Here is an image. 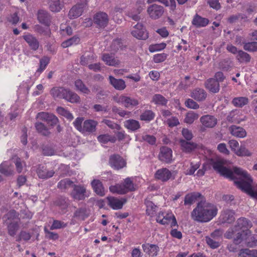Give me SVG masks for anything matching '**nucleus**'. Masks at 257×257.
Wrapping results in <instances>:
<instances>
[{
    "instance_id": "a18cd8bd",
    "label": "nucleus",
    "mask_w": 257,
    "mask_h": 257,
    "mask_svg": "<svg viewBox=\"0 0 257 257\" xmlns=\"http://www.w3.org/2000/svg\"><path fill=\"white\" fill-rule=\"evenodd\" d=\"M109 190L113 193H117L118 194H124L126 193L122 184H117L115 185L110 186L109 187Z\"/></svg>"
},
{
    "instance_id": "680f3d73",
    "label": "nucleus",
    "mask_w": 257,
    "mask_h": 257,
    "mask_svg": "<svg viewBox=\"0 0 257 257\" xmlns=\"http://www.w3.org/2000/svg\"><path fill=\"white\" fill-rule=\"evenodd\" d=\"M67 223L58 220H54L50 226L51 230L64 228L67 226Z\"/></svg>"
},
{
    "instance_id": "69168bd1",
    "label": "nucleus",
    "mask_w": 257,
    "mask_h": 257,
    "mask_svg": "<svg viewBox=\"0 0 257 257\" xmlns=\"http://www.w3.org/2000/svg\"><path fill=\"white\" fill-rule=\"evenodd\" d=\"M14 163L15 164L16 168L17 171L18 173H20L22 172L24 166H25V163L24 162L21 161V159L19 157H17Z\"/></svg>"
},
{
    "instance_id": "9d476101",
    "label": "nucleus",
    "mask_w": 257,
    "mask_h": 257,
    "mask_svg": "<svg viewBox=\"0 0 257 257\" xmlns=\"http://www.w3.org/2000/svg\"><path fill=\"white\" fill-rule=\"evenodd\" d=\"M132 35L140 40H146L148 38V33L142 24L138 23L132 31Z\"/></svg>"
},
{
    "instance_id": "09e8293b",
    "label": "nucleus",
    "mask_w": 257,
    "mask_h": 257,
    "mask_svg": "<svg viewBox=\"0 0 257 257\" xmlns=\"http://www.w3.org/2000/svg\"><path fill=\"white\" fill-rule=\"evenodd\" d=\"M95 59V56L92 53H90L86 56L83 55L80 58V63L82 65H86L93 62Z\"/></svg>"
},
{
    "instance_id": "0eeeda50",
    "label": "nucleus",
    "mask_w": 257,
    "mask_h": 257,
    "mask_svg": "<svg viewBox=\"0 0 257 257\" xmlns=\"http://www.w3.org/2000/svg\"><path fill=\"white\" fill-rule=\"evenodd\" d=\"M251 226V223L245 218H240L237 220L236 230H242L241 233H237V236L235 239L241 238L245 235L246 230H249L248 228Z\"/></svg>"
},
{
    "instance_id": "f8f14e48",
    "label": "nucleus",
    "mask_w": 257,
    "mask_h": 257,
    "mask_svg": "<svg viewBox=\"0 0 257 257\" xmlns=\"http://www.w3.org/2000/svg\"><path fill=\"white\" fill-rule=\"evenodd\" d=\"M93 21L97 27L103 28L108 24V17L105 13L99 12L94 16Z\"/></svg>"
},
{
    "instance_id": "cd10ccee",
    "label": "nucleus",
    "mask_w": 257,
    "mask_h": 257,
    "mask_svg": "<svg viewBox=\"0 0 257 257\" xmlns=\"http://www.w3.org/2000/svg\"><path fill=\"white\" fill-rule=\"evenodd\" d=\"M19 214L15 210H10L3 216V220L5 223L8 224L13 221H18Z\"/></svg>"
},
{
    "instance_id": "dca6fc26",
    "label": "nucleus",
    "mask_w": 257,
    "mask_h": 257,
    "mask_svg": "<svg viewBox=\"0 0 257 257\" xmlns=\"http://www.w3.org/2000/svg\"><path fill=\"white\" fill-rule=\"evenodd\" d=\"M155 178L162 182H166L172 178V174L168 169L164 168L157 170L155 174Z\"/></svg>"
},
{
    "instance_id": "b1692460",
    "label": "nucleus",
    "mask_w": 257,
    "mask_h": 257,
    "mask_svg": "<svg viewBox=\"0 0 257 257\" xmlns=\"http://www.w3.org/2000/svg\"><path fill=\"white\" fill-rule=\"evenodd\" d=\"M83 4H77L73 6L69 11L68 16L71 19H76L80 16L84 10Z\"/></svg>"
},
{
    "instance_id": "aec40b11",
    "label": "nucleus",
    "mask_w": 257,
    "mask_h": 257,
    "mask_svg": "<svg viewBox=\"0 0 257 257\" xmlns=\"http://www.w3.org/2000/svg\"><path fill=\"white\" fill-rule=\"evenodd\" d=\"M36 171L38 177L43 179L52 177L55 173L53 170H48L45 166L42 165L38 167Z\"/></svg>"
},
{
    "instance_id": "9b49d317",
    "label": "nucleus",
    "mask_w": 257,
    "mask_h": 257,
    "mask_svg": "<svg viewBox=\"0 0 257 257\" xmlns=\"http://www.w3.org/2000/svg\"><path fill=\"white\" fill-rule=\"evenodd\" d=\"M109 163L112 168L115 170L120 169L126 165L124 160L118 155H113L110 157Z\"/></svg>"
},
{
    "instance_id": "e2e57ef3",
    "label": "nucleus",
    "mask_w": 257,
    "mask_h": 257,
    "mask_svg": "<svg viewBox=\"0 0 257 257\" xmlns=\"http://www.w3.org/2000/svg\"><path fill=\"white\" fill-rule=\"evenodd\" d=\"M243 48L245 50L253 52L257 51V42H248L244 43Z\"/></svg>"
},
{
    "instance_id": "2eb2a0df",
    "label": "nucleus",
    "mask_w": 257,
    "mask_h": 257,
    "mask_svg": "<svg viewBox=\"0 0 257 257\" xmlns=\"http://www.w3.org/2000/svg\"><path fill=\"white\" fill-rule=\"evenodd\" d=\"M159 158L161 161L170 163L172 159V151L167 147H163L160 149Z\"/></svg>"
},
{
    "instance_id": "13d9d810",
    "label": "nucleus",
    "mask_w": 257,
    "mask_h": 257,
    "mask_svg": "<svg viewBox=\"0 0 257 257\" xmlns=\"http://www.w3.org/2000/svg\"><path fill=\"white\" fill-rule=\"evenodd\" d=\"M57 111L69 120H71L74 118L72 114L62 107H58L57 108Z\"/></svg>"
},
{
    "instance_id": "e433bc0d",
    "label": "nucleus",
    "mask_w": 257,
    "mask_h": 257,
    "mask_svg": "<svg viewBox=\"0 0 257 257\" xmlns=\"http://www.w3.org/2000/svg\"><path fill=\"white\" fill-rule=\"evenodd\" d=\"M50 10L53 12H58L62 10L63 5L60 0H50Z\"/></svg>"
},
{
    "instance_id": "f257e3e1",
    "label": "nucleus",
    "mask_w": 257,
    "mask_h": 257,
    "mask_svg": "<svg viewBox=\"0 0 257 257\" xmlns=\"http://www.w3.org/2000/svg\"><path fill=\"white\" fill-rule=\"evenodd\" d=\"M226 178L233 180L237 188L257 199V191L252 188L253 179L246 170L237 167L232 168L226 167Z\"/></svg>"
},
{
    "instance_id": "4468645a",
    "label": "nucleus",
    "mask_w": 257,
    "mask_h": 257,
    "mask_svg": "<svg viewBox=\"0 0 257 257\" xmlns=\"http://www.w3.org/2000/svg\"><path fill=\"white\" fill-rule=\"evenodd\" d=\"M107 200L108 205L114 210L121 209L127 201L126 199L124 198L119 199L114 197H108Z\"/></svg>"
},
{
    "instance_id": "6ab92c4d",
    "label": "nucleus",
    "mask_w": 257,
    "mask_h": 257,
    "mask_svg": "<svg viewBox=\"0 0 257 257\" xmlns=\"http://www.w3.org/2000/svg\"><path fill=\"white\" fill-rule=\"evenodd\" d=\"M23 38L32 50L36 51L39 49L40 43L34 36L30 34H28L26 35H24Z\"/></svg>"
},
{
    "instance_id": "c03bdc74",
    "label": "nucleus",
    "mask_w": 257,
    "mask_h": 257,
    "mask_svg": "<svg viewBox=\"0 0 257 257\" xmlns=\"http://www.w3.org/2000/svg\"><path fill=\"white\" fill-rule=\"evenodd\" d=\"M74 184L69 179L66 178L61 180L57 185L58 188L61 190H65L70 187H73Z\"/></svg>"
},
{
    "instance_id": "ddd939ff",
    "label": "nucleus",
    "mask_w": 257,
    "mask_h": 257,
    "mask_svg": "<svg viewBox=\"0 0 257 257\" xmlns=\"http://www.w3.org/2000/svg\"><path fill=\"white\" fill-rule=\"evenodd\" d=\"M142 247L144 252L151 257L157 256L160 251L159 247L156 244L146 243L143 244Z\"/></svg>"
},
{
    "instance_id": "4d7b16f0",
    "label": "nucleus",
    "mask_w": 257,
    "mask_h": 257,
    "mask_svg": "<svg viewBox=\"0 0 257 257\" xmlns=\"http://www.w3.org/2000/svg\"><path fill=\"white\" fill-rule=\"evenodd\" d=\"M155 117L154 113L150 110H147L145 111L142 114L140 115V119L144 121H151L154 119Z\"/></svg>"
},
{
    "instance_id": "5701e85b",
    "label": "nucleus",
    "mask_w": 257,
    "mask_h": 257,
    "mask_svg": "<svg viewBox=\"0 0 257 257\" xmlns=\"http://www.w3.org/2000/svg\"><path fill=\"white\" fill-rule=\"evenodd\" d=\"M229 131L234 137L239 138H243L246 136V131L242 127L232 125L229 127Z\"/></svg>"
},
{
    "instance_id": "c756f323",
    "label": "nucleus",
    "mask_w": 257,
    "mask_h": 257,
    "mask_svg": "<svg viewBox=\"0 0 257 257\" xmlns=\"http://www.w3.org/2000/svg\"><path fill=\"white\" fill-rule=\"evenodd\" d=\"M162 220H160L161 224L165 225L168 224L171 221V227L177 225V222L176 219L172 212H166L164 215Z\"/></svg>"
},
{
    "instance_id": "4c0bfd02",
    "label": "nucleus",
    "mask_w": 257,
    "mask_h": 257,
    "mask_svg": "<svg viewBox=\"0 0 257 257\" xmlns=\"http://www.w3.org/2000/svg\"><path fill=\"white\" fill-rule=\"evenodd\" d=\"M158 2L163 4L165 7H169L172 11L175 10L176 4L175 0H147L148 4H152L154 2Z\"/></svg>"
},
{
    "instance_id": "0e129e2a",
    "label": "nucleus",
    "mask_w": 257,
    "mask_h": 257,
    "mask_svg": "<svg viewBox=\"0 0 257 257\" xmlns=\"http://www.w3.org/2000/svg\"><path fill=\"white\" fill-rule=\"evenodd\" d=\"M31 236L32 235L30 233L26 231H21L18 235V238L17 240H24L27 241L30 239Z\"/></svg>"
},
{
    "instance_id": "5fc2aeb1",
    "label": "nucleus",
    "mask_w": 257,
    "mask_h": 257,
    "mask_svg": "<svg viewBox=\"0 0 257 257\" xmlns=\"http://www.w3.org/2000/svg\"><path fill=\"white\" fill-rule=\"evenodd\" d=\"M152 101L156 104L162 105H166L168 101L167 99L160 94L154 95L153 97Z\"/></svg>"
},
{
    "instance_id": "6e6552de",
    "label": "nucleus",
    "mask_w": 257,
    "mask_h": 257,
    "mask_svg": "<svg viewBox=\"0 0 257 257\" xmlns=\"http://www.w3.org/2000/svg\"><path fill=\"white\" fill-rule=\"evenodd\" d=\"M236 243H239L242 241L249 246L257 245V235H252L249 230H246L245 235L241 238L235 239Z\"/></svg>"
},
{
    "instance_id": "f704fd0d",
    "label": "nucleus",
    "mask_w": 257,
    "mask_h": 257,
    "mask_svg": "<svg viewBox=\"0 0 257 257\" xmlns=\"http://www.w3.org/2000/svg\"><path fill=\"white\" fill-rule=\"evenodd\" d=\"M0 172L6 176L13 174V167L9 163L5 162L0 165Z\"/></svg>"
},
{
    "instance_id": "3c124183",
    "label": "nucleus",
    "mask_w": 257,
    "mask_h": 257,
    "mask_svg": "<svg viewBox=\"0 0 257 257\" xmlns=\"http://www.w3.org/2000/svg\"><path fill=\"white\" fill-rule=\"evenodd\" d=\"M252 153L244 145H240L236 155L239 157H250Z\"/></svg>"
},
{
    "instance_id": "393cba45",
    "label": "nucleus",
    "mask_w": 257,
    "mask_h": 257,
    "mask_svg": "<svg viewBox=\"0 0 257 257\" xmlns=\"http://www.w3.org/2000/svg\"><path fill=\"white\" fill-rule=\"evenodd\" d=\"M102 60L106 65L111 66H116L120 63L119 60L115 58L113 55L103 54L102 55Z\"/></svg>"
},
{
    "instance_id": "8fccbe9b",
    "label": "nucleus",
    "mask_w": 257,
    "mask_h": 257,
    "mask_svg": "<svg viewBox=\"0 0 257 257\" xmlns=\"http://www.w3.org/2000/svg\"><path fill=\"white\" fill-rule=\"evenodd\" d=\"M35 127L39 133L41 134L44 136H47L50 134V132L47 127L44 124L41 122H36L35 123Z\"/></svg>"
},
{
    "instance_id": "7ed1b4c3",
    "label": "nucleus",
    "mask_w": 257,
    "mask_h": 257,
    "mask_svg": "<svg viewBox=\"0 0 257 257\" xmlns=\"http://www.w3.org/2000/svg\"><path fill=\"white\" fill-rule=\"evenodd\" d=\"M50 94L55 99H64L71 103L80 102V97L75 92L62 87H54L50 90Z\"/></svg>"
},
{
    "instance_id": "338daca9",
    "label": "nucleus",
    "mask_w": 257,
    "mask_h": 257,
    "mask_svg": "<svg viewBox=\"0 0 257 257\" xmlns=\"http://www.w3.org/2000/svg\"><path fill=\"white\" fill-rule=\"evenodd\" d=\"M228 144L231 151L236 155L240 147L238 142L234 140H231L229 141Z\"/></svg>"
},
{
    "instance_id": "58836bf2",
    "label": "nucleus",
    "mask_w": 257,
    "mask_h": 257,
    "mask_svg": "<svg viewBox=\"0 0 257 257\" xmlns=\"http://www.w3.org/2000/svg\"><path fill=\"white\" fill-rule=\"evenodd\" d=\"M6 224L7 225L8 234L12 236H15L19 228L18 221L9 222Z\"/></svg>"
},
{
    "instance_id": "39448f33",
    "label": "nucleus",
    "mask_w": 257,
    "mask_h": 257,
    "mask_svg": "<svg viewBox=\"0 0 257 257\" xmlns=\"http://www.w3.org/2000/svg\"><path fill=\"white\" fill-rule=\"evenodd\" d=\"M164 13V8L157 4H152L148 7L147 13L149 17L153 20L161 18Z\"/></svg>"
},
{
    "instance_id": "f3484780",
    "label": "nucleus",
    "mask_w": 257,
    "mask_h": 257,
    "mask_svg": "<svg viewBox=\"0 0 257 257\" xmlns=\"http://www.w3.org/2000/svg\"><path fill=\"white\" fill-rule=\"evenodd\" d=\"M227 119L228 121L232 123H239L244 120L245 119L240 110L234 109L229 112L227 115Z\"/></svg>"
},
{
    "instance_id": "bb28decb",
    "label": "nucleus",
    "mask_w": 257,
    "mask_h": 257,
    "mask_svg": "<svg viewBox=\"0 0 257 257\" xmlns=\"http://www.w3.org/2000/svg\"><path fill=\"white\" fill-rule=\"evenodd\" d=\"M205 87L212 93H217L219 91V84L214 78L207 79L205 83Z\"/></svg>"
},
{
    "instance_id": "37998d69",
    "label": "nucleus",
    "mask_w": 257,
    "mask_h": 257,
    "mask_svg": "<svg viewBox=\"0 0 257 257\" xmlns=\"http://www.w3.org/2000/svg\"><path fill=\"white\" fill-rule=\"evenodd\" d=\"M239 257H257V250L248 248L241 249L238 253Z\"/></svg>"
},
{
    "instance_id": "a878e982",
    "label": "nucleus",
    "mask_w": 257,
    "mask_h": 257,
    "mask_svg": "<svg viewBox=\"0 0 257 257\" xmlns=\"http://www.w3.org/2000/svg\"><path fill=\"white\" fill-rule=\"evenodd\" d=\"M207 93L202 88H196L191 93V97L198 101H202L205 99Z\"/></svg>"
},
{
    "instance_id": "de8ad7c7",
    "label": "nucleus",
    "mask_w": 257,
    "mask_h": 257,
    "mask_svg": "<svg viewBox=\"0 0 257 257\" xmlns=\"http://www.w3.org/2000/svg\"><path fill=\"white\" fill-rule=\"evenodd\" d=\"M122 184L126 193L135 190L134 184L130 178H126Z\"/></svg>"
},
{
    "instance_id": "72a5a7b5",
    "label": "nucleus",
    "mask_w": 257,
    "mask_h": 257,
    "mask_svg": "<svg viewBox=\"0 0 257 257\" xmlns=\"http://www.w3.org/2000/svg\"><path fill=\"white\" fill-rule=\"evenodd\" d=\"M231 102L235 107H242L249 103V99L245 96L236 97L232 99Z\"/></svg>"
},
{
    "instance_id": "864d4df0",
    "label": "nucleus",
    "mask_w": 257,
    "mask_h": 257,
    "mask_svg": "<svg viewBox=\"0 0 257 257\" xmlns=\"http://www.w3.org/2000/svg\"><path fill=\"white\" fill-rule=\"evenodd\" d=\"M80 39L77 36H74L65 41H64L61 45L63 48H67L73 45H76L79 43Z\"/></svg>"
},
{
    "instance_id": "603ef678",
    "label": "nucleus",
    "mask_w": 257,
    "mask_h": 257,
    "mask_svg": "<svg viewBox=\"0 0 257 257\" xmlns=\"http://www.w3.org/2000/svg\"><path fill=\"white\" fill-rule=\"evenodd\" d=\"M236 58L240 62H249L250 57L248 54L241 50L238 51Z\"/></svg>"
},
{
    "instance_id": "052dcab7",
    "label": "nucleus",
    "mask_w": 257,
    "mask_h": 257,
    "mask_svg": "<svg viewBox=\"0 0 257 257\" xmlns=\"http://www.w3.org/2000/svg\"><path fill=\"white\" fill-rule=\"evenodd\" d=\"M166 47V44L161 43L159 44H155L151 45L149 47V50L150 52H154L156 51H161L165 49Z\"/></svg>"
},
{
    "instance_id": "6e6d98bb",
    "label": "nucleus",
    "mask_w": 257,
    "mask_h": 257,
    "mask_svg": "<svg viewBox=\"0 0 257 257\" xmlns=\"http://www.w3.org/2000/svg\"><path fill=\"white\" fill-rule=\"evenodd\" d=\"M205 239L207 245L212 249L216 248L220 245V241L216 240L208 236H206Z\"/></svg>"
},
{
    "instance_id": "20e7f679",
    "label": "nucleus",
    "mask_w": 257,
    "mask_h": 257,
    "mask_svg": "<svg viewBox=\"0 0 257 257\" xmlns=\"http://www.w3.org/2000/svg\"><path fill=\"white\" fill-rule=\"evenodd\" d=\"M205 153L209 155L207 162L211 165L215 171L219 173L221 176H225V162L223 159L218 157L213 158V152L212 151L206 149Z\"/></svg>"
},
{
    "instance_id": "49530a36",
    "label": "nucleus",
    "mask_w": 257,
    "mask_h": 257,
    "mask_svg": "<svg viewBox=\"0 0 257 257\" xmlns=\"http://www.w3.org/2000/svg\"><path fill=\"white\" fill-rule=\"evenodd\" d=\"M198 117L199 115L197 113L193 111H190L186 114L184 121L187 123L191 124Z\"/></svg>"
},
{
    "instance_id": "1a4fd4ad",
    "label": "nucleus",
    "mask_w": 257,
    "mask_h": 257,
    "mask_svg": "<svg viewBox=\"0 0 257 257\" xmlns=\"http://www.w3.org/2000/svg\"><path fill=\"white\" fill-rule=\"evenodd\" d=\"M73 189L71 193L72 197L75 200H82L88 197L86 195V189L82 185H74Z\"/></svg>"
},
{
    "instance_id": "2f4dec72",
    "label": "nucleus",
    "mask_w": 257,
    "mask_h": 257,
    "mask_svg": "<svg viewBox=\"0 0 257 257\" xmlns=\"http://www.w3.org/2000/svg\"><path fill=\"white\" fill-rule=\"evenodd\" d=\"M145 203L146 206V214L151 217L154 216L158 209V206L149 200H146Z\"/></svg>"
},
{
    "instance_id": "7c9ffc66",
    "label": "nucleus",
    "mask_w": 257,
    "mask_h": 257,
    "mask_svg": "<svg viewBox=\"0 0 257 257\" xmlns=\"http://www.w3.org/2000/svg\"><path fill=\"white\" fill-rule=\"evenodd\" d=\"M209 20L196 14L192 21V24L196 27H203L208 25Z\"/></svg>"
},
{
    "instance_id": "a211bd4d",
    "label": "nucleus",
    "mask_w": 257,
    "mask_h": 257,
    "mask_svg": "<svg viewBox=\"0 0 257 257\" xmlns=\"http://www.w3.org/2000/svg\"><path fill=\"white\" fill-rule=\"evenodd\" d=\"M200 122L202 125L207 128H212L217 124V120L213 115H205L201 117Z\"/></svg>"
},
{
    "instance_id": "423d86ee",
    "label": "nucleus",
    "mask_w": 257,
    "mask_h": 257,
    "mask_svg": "<svg viewBox=\"0 0 257 257\" xmlns=\"http://www.w3.org/2000/svg\"><path fill=\"white\" fill-rule=\"evenodd\" d=\"M115 101L126 108H133L139 104V101L137 99L124 95L116 97Z\"/></svg>"
},
{
    "instance_id": "774afa93",
    "label": "nucleus",
    "mask_w": 257,
    "mask_h": 257,
    "mask_svg": "<svg viewBox=\"0 0 257 257\" xmlns=\"http://www.w3.org/2000/svg\"><path fill=\"white\" fill-rule=\"evenodd\" d=\"M167 57V54L165 53H160L155 54L153 57V60L155 63H159L164 61Z\"/></svg>"
},
{
    "instance_id": "c85d7f7f",
    "label": "nucleus",
    "mask_w": 257,
    "mask_h": 257,
    "mask_svg": "<svg viewBox=\"0 0 257 257\" xmlns=\"http://www.w3.org/2000/svg\"><path fill=\"white\" fill-rule=\"evenodd\" d=\"M110 83L114 88L118 90H122L126 87L125 81L121 79H116L112 76H109Z\"/></svg>"
},
{
    "instance_id": "c9c22d12",
    "label": "nucleus",
    "mask_w": 257,
    "mask_h": 257,
    "mask_svg": "<svg viewBox=\"0 0 257 257\" xmlns=\"http://www.w3.org/2000/svg\"><path fill=\"white\" fill-rule=\"evenodd\" d=\"M201 196V194L198 192H193L187 194L184 198V204L191 205L194 203L198 198Z\"/></svg>"
},
{
    "instance_id": "79ce46f5",
    "label": "nucleus",
    "mask_w": 257,
    "mask_h": 257,
    "mask_svg": "<svg viewBox=\"0 0 257 257\" xmlns=\"http://www.w3.org/2000/svg\"><path fill=\"white\" fill-rule=\"evenodd\" d=\"M124 125L125 127L133 131H136L140 127L139 122L135 119L125 120Z\"/></svg>"
},
{
    "instance_id": "473e14b6",
    "label": "nucleus",
    "mask_w": 257,
    "mask_h": 257,
    "mask_svg": "<svg viewBox=\"0 0 257 257\" xmlns=\"http://www.w3.org/2000/svg\"><path fill=\"white\" fill-rule=\"evenodd\" d=\"M91 185L94 191L100 196L104 195V189L102 183L98 180H93L91 182Z\"/></svg>"
},
{
    "instance_id": "4be33fe9",
    "label": "nucleus",
    "mask_w": 257,
    "mask_h": 257,
    "mask_svg": "<svg viewBox=\"0 0 257 257\" xmlns=\"http://www.w3.org/2000/svg\"><path fill=\"white\" fill-rule=\"evenodd\" d=\"M181 150L186 153H189L195 150L197 147V145L193 142L180 139L179 141Z\"/></svg>"
},
{
    "instance_id": "bf43d9fd",
    "label": "nucleus",
    "mask_w": 257,
    "mask_h": 257,
    "mask_svg": "<svg viewBox=\"0 0 257 257\" xmlns=\"http://www.w3.org/2000/svg\"><path fill=\"white\" fill-rule=\"evenodd\" d=\"M49 62V59L47 57H44L41 59L40 61V66L38 69L37 70L36 73L40 74L46 68L47 65Z\"/></svg>"
},
{
    "instance_id": "412c9836",
    "label": "nucleus",
    "mask_w": 257,
    "mask_h": 257,
    "mask_svg": "<svg viewBox=\"0 0 257 257\" xmlns=\"http://www.w3.org/2000/svg\"><path fill=\"white\" fill-rule=\"evenodd\" d=\"M97 122L96 121L88 119L84 121L81 133L82 134L92 133L96 130Z\"/></svg>"
},
{
    "instance_id": "ea45409f",
    "label": "nucleus",
    "mask_w": 257,
    "mask_h": 257,
    "mask_svg": "<svg viewBox=\"0 0 257 257\" xmlns=\"http://www.w3.org/2000/svg\"><path fill=\"white\" fill-rule=\"evenodd\" d=\"M98 141L101 144H106L108 142L114 143L115 142L116 139L113 136H111L108 134L100 135L97 137Z\"/></svg>"
},
{
    "instance_id": "a19ab883",
    "label": "nucleus",
    "mask_w": 257,
    "mask_h": 257,
    "mask_svg": "<svg viewBox=\"0 0 257 257\" xmlns=\"http://www.w3.org/2000/svg\"><path fill=\"white\" fill-rule=\"evenodd\" d=\"M76 89L85 94H88L90 91L80 79L76 80L74 82Z\"/></svg>"
},
{
    "instance_id": "f03ea898",
    "label": "nucleus",
    "mask_w": 257,
    "mask_h": 257,
    "mask_svg": "<svg viewBox=\"0 0 257 257\" xmlns=\"http://www.w3.org/2000/svg\"><path fill=\"white\" fill-rule=\"evenodd\" d=\"M217 213L216 207L206 201H200L191 212V219L199 223H206L211 220Z\"/></svg>"
}]
</instances>
